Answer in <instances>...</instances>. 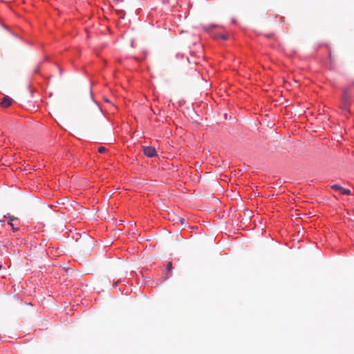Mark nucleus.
<instances>
[{
    "label": "nucleus",
    "instance_id": "obj_1",
    "mask_svg": "<svg viewBox=\"0 0 354 354\" xmlns=\"http://www.w3.org/2000/svg\"><path fill=\"white\" fill-rule=\"evenodd\" d=\"M142 151L144 154L149 158L155 157L157 155L155 148L152 147H142Z\"/></svg>",
    "mask_w": 354,
    "mask_h": 354
},
{
    "label": "nucleus",
    "instance_id": "obj_2",
    "mask_svg": "<svg viewBox=\"0 0 354 354\" xmlns=\"http://www.w3.org/2000/svg\"><path fill=\"white\" fill-rule=\"evenodd\" d=\"M13 100L9 96H4L0 103V106L3 108V109H6L8 107H9L10 106H11L13 103Z\"/></svg>",
    "mask_w": 354,
    "mask_h": 354
},
{
    "label": "nucleus",
    "instance_id": "obj_3",
    "mask_svg": "<svg viewBox=\"0 0 354 354\" xmlns=\"http://www.w3.org/2000/svg\"><path fill=\"white\" fill-rule=\"evenodd\" d=\"M349 98H350L349 91L348 89H344L343 97H342V100L344 102V106L342 108L344 110L347 109V103H348Z\"/></svg>",
    "mask_w": 354,
    "mask_h": 354
},
{
    "label": "nucleus",
    "instance_id": "obj_4",
    "mask_svg": "<svg viewBox=\"0 0 354 354\" xmlns=\"http://www.w3.org/2000/svg\"><path fill=\"white\" fill-rule=\"evenodd\" d=\"M331 188L336 191H340L342 193V194H344V195H350L351 194V191L349 189H344L339 185H333L331 187Z\"/></svg>",
    "mask_w": 354,
    "mask_h": 354
},
{
    "label": "nucleus",
    "instance_id": "obj_5",
    "mask_svg": "<svg viewBox=\"0 0 354 354\" xmlns=\"http://www.w3.org/2000/svg\"><path fill=\"white\" fill-rule=\"evenodd\" d=\"M167 272H171L172 271V263L171 261L168 262L167 264ZM167 277H169L168 273H167Z\"/></svg>",
    "mask_w": 354,
    "mask_h": 354
},
{
    "label": "nucleus",
    "instance_id": "obj_6",
    "mask_svg": "<svg viewBox=\"0 0 354 354\" xmlns=\"http://www.w3.org/2000/svg\"><path fill=\"white\" fill-rule=\"evenodd\" d=\"M216 38H221L223 40H226L227 39V36L226 35H218L216 36Z\"/></svg>",
    "mask_w": 354,
    "mask_h": 354
},
{
    "label": "nucleus",
    "instance_id": "obj_7",
    "mask_svg": "<svg viewBox=\"0 0 354 354\" xmlns=\"http://www.w3.org/2000/svg\"><path fill=\"white\" fill-rule=\"evenodd\" d=\"M98 152L100 153H103L106 151V149L104 147H100L98 148Z\"/></svg>",
    "mask_w": 354,
    "mask_h": 354
},
{
    "label": "nucleus",
    "instance_id": "obj_8",
    "mask_svg": "<svg viewBox=\"0 0 354 354\" xmlns=\"http://www.w3.org/2000/svg\"><path fill=\"white\" fill-rule=\"evenodd\" d=\"M94 109L95 110L97 113H98V114L100 113V109L99 106L97 104H95V102H94Z\"/></svg>",
    "mask_w": 354,
    "mask_h": 354
},
{
    "label": "nucleus",
    "instance_id": "obj_9",
    "mask_svg": "<svg viewBox=\"0 0 354 354\" xmlns=\"http://www.w3.org/2000/svg\"><path fill=\"white\" fill-rule=\"evenodd\" d=\"M4 217L9 218L10 221H11V222L17 219V218H16L13 216H4Z\"/></svg>",
    "mask_w": 354,
    "mask_h": 354
},
{
    "label": "nucleus",
    "instance_id": "obj_10",
    "mask_svg": "<svg viewBox=\"0 0 354 354\" xmlns=\"http://www.w3.org/2000/svg\"><path fill=\"white\" fill-rule=\"evenodd\" d=\"M180 223H181L182 224H184L185 219L181 218L180 219Z\"/></svg>",
    "mask_w": 354,
    "mask_h": 354
},
{
    "label": "nucleus",
    "instance_id": "obj_11",
    "mask_svg": "<svg viewBox=\"0 0 354 354\" xmlns=\"http://www.w3.org/2000/svg\"><path fill=\"white\" fill-rule=\"evenodd\" d=\"M8 224H9L10 226H12V227H13L12 222L10 221V222L8 223Z\"/></svg>",
    "mask_w": 354,
    "mask_h": 354
},
{
    "label": "nucleus",
    "instance_id": "obj_12",
    "mask_svg": "<svg viewBox=\"0 0 354 354\" xmlns=\"http://www.w3.org/2000/svg\"><path fill=\"white\" fill-rule=\"evenodd\" d=\"M114 1H116L117 3L122 1V0H114Z\"/></svg>",
    "mask_w": 354,
    "mask_h": 354
},
{
    "label": "nucleus",
    "instance_id": "obj_13",
    "mask_svg": "<svg viewBox=\"0 0 354 354\" xmlns=\"http://www.w3.org/2000/svg\"><path fill=\"white\" fill-rule=\"evenodd\" d=\"M12 229H13V231L17 230V228H15L14 227H12Z\"/></svg>",
    "mask_w": 354,
    "mask_h": 354
}]
</instances>
